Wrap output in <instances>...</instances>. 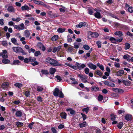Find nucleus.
<instances>
[{"instance_id":"nucleus-1","label":"nucleus","mask_w":133,"mask_h":133,"mask_svg":"<svg viewBox=\"0 0 133 133\" xmlns=\"http://www.w3.org/2000/svg\"><path fill=\"white\" fill-rule=\"evenodd\" d=\"M46 62L49 63L52 65L55 66H61L62 64L59 63L57 60L48 57L46 59Z\"/></svg>"},{"instance_id":"nucleus-2","label":"nucleus","mask_w":133,"mask_h":133,"mask_svg":"<svg viewBox=\"0 0 133 133\" xmlns=\"http://www.w3.org/2000/svg\"><path fill=\"white\" fill-rule=\"evenodd\" d=\"M53 94L55 96H57L59 95V97L60 98H63L64 97L62 91H60L59 89L57 88L55 89Z\"/></svg>"},{"instance_id":"nucleus-3","label":"nucleus","mask_w":133,"mask_h":133,"mask_svg":"<svg viewBox=\"0 0 133 133\" xmlns=\"http://www.w3.org/2000/svg\"><path fill=\"white\" fill-rule=\"evenodd\" d=\"M13 27L15 29L19 30H23L25 29V26L23 23H22L18 25H14Z\"/></svg>"},{"instance_id":"nucleus-4","label":"nucleus","mask_w":133,"mask_h":133,"mask_svg":"<svg viewBox=\"0 0 133 133\" xmlns=\"http://www.w3.org/2000/svg\"><path fill=\"white\" fill-rule=\"evenodd\" d=\"M29 59L30 62H34V63H31L32 65L33 66H35L38 64V62L36 61H35L36 60V59L35 57H29Z\"/></svg>"},{"instance_id":"nucleus-5","label":"nucleus","mask_w":133,"mask_h":133,"mask_svg":"<svg viewBox=\"0 0 133 133\" xmlns=\"http://www.w3.org/2000/svg\"><path fill=\"white\" fill-rule=\"evenodd\" d=\"M78 76L80 77V79L83 82L86 83L87 82V81L86 80L87 78V76L83 75L81 74H79Z\"/></svg>"},{"instance_id":"nucleus-6","label":"nucleus","mask_w":133,"mask_h":133,"mask_svg":"<svg viewBox=\"0 0 133 133\" xmlns=\"http://www.w3.org/2000/svg\"><path fill=\"white\" fill-rule=\"evenodd\" d=\"M48 14L49 17L51 18H54L59 16V15L57 14L53 13L51 11H49L48 12Z\"/></svg>"},{"instance_id":"nucleus-7","label":"nucleus","mask_w":133,"mask_h":133,"mask_svg":"<svg viewBox=\"0 0 133 133\" xmlns=\"http://www.w3.org/2000/svg\"><path fill=\"white\" fill-rule=\"evenodd\" d=\"M38 48L41 49L43 51H44L46 49L45 47L43 44L41 42H38L37 45Z\"/></svg>"},{"instance_id":"nucleus-8","label":"nucleus","mask_w":133,"mask_h":133,"mask_svg":"<svg viewBox=\"0 0 133 133\" xmlns=\"http://www.w3.org/2000/svg\"><path fill=\"white\" fill-rule=\"evenodd\" d=\"M76 64L78 69L80 70L83 69L86 67V65L84 64H80L78 63H76Z\"/></svg>"},{"instance_id":"nucleus-9","label":"nucleus","mask_w":133,"mask_h":133,"mask_svg":"<svg viewBox=\"0 0 133 133\" xmlns=\"http://www.w3.org/2000/svg\"><path fill=\"white\" fill-rule=\"evenodd\" d=\"M103 83L105 85L112 87H114L115 86L114 84L111 82L105 81Z\"/></svg>"},{"instance_id":"nucleus-10","label":"nucleus","mask_w":133,"mask_h":133,"mask_svg":"<svg viewBox=\"0 0 133 133\" xmlns=\"http://www.w3.org/2000/svg\"><path fill=\"white\" fill-rule=\"evenodd\" d=\"M88 66L91 69L95 70L97 68L96 66L92 63H89L87 64Z\"/></svg>"},{"instance_id":"nucleus-11","label":"nucleus","mask_w":133,"mask_h":133,"mask_svg":"<svg viewBox=\"0 0 133 133\" xmlns=\"http://www.w3.org/2000/svg\"><path fill=\"white\" fill-rule=\"evenodd\" d=\"M22 48L19 46L13 47L12 49L16 53H20Z\"/></svg>"},{"instance_id":"nucleus-12","label":"nucleus","mask_w":133,"mask_h":133,"mask_svg":"<svg viewBox=\"0 0 133 133\" xmlns=\"http://www.w3.org/2000/svg\"><path fill=\"white\" fill-rule=\"evenodd\" d=\"M56 70L55 68H50L49 70V72L50 74H52V77L51 78L53 77H54V74L56 72Z\"/></svg>"},{"instance_id":"nucleus-13","label":"nucleus","mask_w":133,"mask_h":133,"mask_svg":"<svg viewBox=\"0 0 133 133\" xmlns=\"http://www.w3.org/2000/svg\"><path fill=\"white\" fill-rule=\"evenodd\" d=\"M87 23L85 22H81L78 24L76 25V27L78 28H80L81 27L85 26Z\"/></svg>"},{"instance_id":"nucleus-14","label":"nucleus","mask_w":133,"mask_h":133,"mask_svg":"<svg viewBox=\"0 0 133 133\" xmlns=\"http://www.w3.org/2000/svg\"><path fill=\"white\" fill-rule=\"evenodd\" d=\"M112 90L116 92H118L119 93H122L124 92V91L121 89L114 88Z\"/></svg>"},{"instance_id":"nucleus-15","label":"nucleus","mask_w":133,"mask_h":133,"mask_svg":"<svg viewBox=\"0 0 133 133\" xmlns=\"http://www.w3.org/2000/svg\"><path fill=\"white\" fill-rule=\"evenodd\" d=\"M103 99V96L101 94L99 95L97 97V99L98 101L100 102L101 103H103L105 102L102 101Z\"/></svg>"},{"instance_id":"nucleus-16","label":"nucleus","mask_w":133,"mask_h":133,"mask_svg":"<svg viewBox=\"0 0 133 133\" xmlns=\"http://www.w3.org/2000/svg\"><path fill=\"white\" fill-rule=\"evenodd\" d=\"M9 83L6 82L3 83L2 85V87L3 89L6 90L7 88L9 87Z\"/></svg>"},{"instance_id":"nucleus-17","label":"nucleus","mask_w":133,"mask_h":133,"mask_svg":"<svg viewBox=\"0 0 133 133\" xmlns=\"http://www.w3.org/2000/svg\"><path fill=\"white\" fill-rule=\"evenodd\" d=\"M70 79L73 82H70V81L67 80V82H68L69 84H78L77 82L75 80L74 78H70Z\"/></svg>"},{"instance_id":"nucleus-18","label":"nucleus","mask_w":133,"mask_h":133,"mask_svg":"<svg viewBox=\"0 0 133 133\" xmlns=\"http://www.w3.org/2000/svg\"><path fill=\"white\" fill-rule=\"evenodd\" d=\"M89 34L92 37L97 38L99 36L97 32H90Z\"/></svg>"},{"instance_id":"nucleus-19","label":"nucleus","mask_w":133,"mask_h":133,"mask_svg":"<svg viewBox=\"0 0 133 133\" xmlns=\"http://www.w3.org/2000/svg\"><path fill=\"white\" fill-rule=\"evenodd\" d=\"M21 9L22 11H24L26 10L28 11L29 10H30L31 9L27 5H25L22 6Z\"/></svg>"},{"instance_id":"nucleus-20","label":"nucleus","mask_w":133,"mask_h":133,"mask_svg":"<svg viewBox=\"0 0 133 133\" xmlns=\"http://www.w3.org/2000/svg\"><path fill=\"white\" fill-rule=\"evenodd\" d=\"M94 16L96 18L98 19L101 18H102L100 13L98 12L95 13Z\"/></svg>"},{"instance_id":"nucleus-21","label":"nucleus","mask_w":133,"mask_h":133,"mask_svg":"<svg viewBox=\"0 0 133 133\" xmlns=\"http://www.w3.org/2000/svg\"><path fill=\"white\" fill-rule=\"evenodd\" d=\"M8 11L10 12H15V10L12 6H9L7 9Z\"/></svg>"},{"instance_id":"nucleus-22","label":"nucleus","mask_w":133,"mask_h":133,"mask_svg":"<svg viewBox=\"0 0 133 133\" xmlns=\"http://www.w3.org/2000/svg\"><path fill=\"white\" fill-rule=\"evenodd\" d=\"M122 82L125 85L129 86L131 84V82L129 80H123L122 81Z\"/></svg>"},{"instance_id":"nucleus-23","label":"nucleus","mask_w":133,"mask_h":133,"mask_svg":"<svg viewBox=\"0 0 133 133\" xmlns=\"http://www.w3.org/2000/svg\"><path fill=\"white\" fill-rule=\"evenodd\" d=\"M7 51L6 50H4L3 51L2 57L4 58H7L8 57L7 54Z\"/></svg>"},{"instance_id":"nucleus-24","label":"nucleus","mask_w":133,"mask_h":133,"mask_svg":"<svg viewBox=\"0 0 133 133\" xmlns=\"http://www.w3.org/2000/svg\"><path fill=\"white\" fill-rule=\"evenodd\" d=\"M124 72L123 70H121L118 71L116 73V75L117 76H121L124 74Z\"/></svg>"},{"instance_id":"nucleus-25","label":"nucleus","mask_w":133,"mask_h":133,"mask_svg":"<svg viewBox=\"0 0 133 133\" xmlns=\"http://www.w3.org/2000/svg\"><path fill=\"white\" fill-rule=\"evenodd\" d=\"M24 35L26 37H29L30 35L29 31L28 30H26L24 31Z\"/></svg>"},{"instance_id":"nucleus-26","label":"nucleus","mask_w":133,"mask_h":133,"mask_svg":"<svg viewBox=\"0 0 133 133\" xmlns=\"http://www.w3.org/2000/svg\"><path fill=\"white\" fill-rule=\"evenodd\" d=\"M80 43L77 42H75L74 44V48L75 49H78L79 48V46L80 45Z\"/></svg>"},{"instance_id":"nucleus-27","label":"nucleus","mask_w":133,"mask_h":133,"mask_svg":"<svg viewBox=\"0 0 133 133\" xmlns=\"http://www.w3.org/2000/svg\"><path fill=\"white\" fill-rule=\"evenodd\" d=\"M11 42L15 45H18V44L17 43V40L15 38H13L11 39Z\"/></svg>"},{"instance_id":"nucleus-28","label":"nucleus","mask_w":133,"mask_h":133,"mask_svg":"<svg viewBox=\"0 0 133 133\" xmlns=\"http://www.w3.org/2000/svg\"><path fill=\"white\" fill-rule=\"evenodd\" d=\"M61 48V46H59L57 47H54L52 50V52L54 53H55L57 51H59L60 50Z\"/></svg>"},{"instance_id":"nucleus-29","label":"nucleus","mask_w":133,"mask_h":133,"mask_svg":"<svg viewBox=\"0 0 133 133\" xmlns=\"http://www.w3.org/2000/svg\"><path fill=\"white\" fill-rule=\"evenodd\" d=\"M109 40L113 43H116V39L114 37H110L109 38Z\"/></svg>"},{"instance_id":"nucleus-30","label":"nucleus","mask_w":133,"mask_h":133,"mask_svg":"<svg viewBox=\"0 0 133 133\" xmlns=\"http://www.w3.org/2000/svg\"><path fill=\"white\" fill-rule=\"evenodd\" d=\"M95 73L98 75H99L100 77H101L103 75L101 71L99 70H97L95 71Z\"/></svg>"},{"instance_id":"nucleus-31","label":"nucleus","mask_w":133,"mask_h":133,"mask_svg":"<svg viewBox=\"0 0 133 133\" xmlns=\"http://www.w3.org/2000/svg\"><path fill=\"white\" fill-rule=\"evenodd\" d=\"M114 34L115 35L118 36L119 37H121L123 35L122 32L121 31H118L115 32Z\"/></svg>"},{"instance_id":"nucleus-32","label":"nucleus","mask_w":133,"mask_h":133,"mask_svg":"<svg viewBox=\"0 0 133 133\" xmlns=\"http://www.w3.org/2000/svg\"><path fill=\"white\" fill-rule=\"evenodd\" d=\"M22 115V112L19 110L16 111L15 113V115L17 117H21Z\"/></svg>"},{"instance_id":"nucleus-33","label":"nucleus","mask_w":133,"mask_h":133,"mask_svg":"<svg viewBox=\"0 0 133 133\" xmlns=\"http://www.w3.org/2000/svg\"><path fill=\"white\" fill-rule=\"evenodd\" d=\"M79 125L81 128L85 127L87 125V123L85 121L82 123H79Z\"/></svg>"},{"instance_id":"nucleus-34","label":"nucleus","mask_w":133,"mask_h":133,"mask_svg":"<svg viewBox=\"0 0 133 133\" xmlns=\"http://www.w3.org/2000/svg\"><path fill=\"white\" fill-rule=\"evenodd\" d=\"M58 38V36L57 35H55L52 37L51 39L52 41H56Z\"/></svg>"},{"instance_id":"nucleus-35","label":"nucleus","mask_w":133,"mask_h":133,"mask_svg":"<svg viewBox=\"0 0 133 133\" xmlns=\"http://www.w3.org/2000/svg\"><path fill=\"white\" fill-rule=\"evenodd\" d=\"M65 30L66 29L65 28H59L57 29V31L59 33H62L64 32Z\"/></svg>"},{"instance_id":"nucleus-36","label":"nucleus","mask_w":133,"mask_h":133,"mask_svg":"<svg viewBox=\"0 0 133 133\" xmlns=\"http://www.w3.org/2000/svg\"><path fill=\"white\" fill-rule=\"evenodd\" d=\"M99 89V88L96 87L94 86L92 87L91 90L92 91L94 92L98 91Z\"/></svg>"},{"instance_id":"nucleus-37","label":"nucleus","mask_w":133,"mask_h":133,"mask_svg":"<svg viewBox=\"0 0 133 133\" xmlns=\"http://www.w3.org/2000/svg\"><path fill=\"white\" fill-rule=\"evenodd\" d=\"M125 47H124V49L125 50H127L129 49L130 47V44L127 43H125Z\"/></svg>"},{"instance_id":"nucleus-38","label":"nucleus","mask_w":133,"mask_h":133,"mask_svg":"<svg viewBox=\"0 0 133 133\" xmlns=\"http://www.w3.org/2000/svg\"><path fill=\"white\" fill-rule=\"evenodd\" d=\"M16 125L17 127H21L23 125V123L19 122H17L16 123Z\"/></svg>"},{"instance_id":"nucleus-39","label":"nucleus","mask_w":133,"mask_h":133,"mask_svg":"<svg viewBox=\"0 0 133 133\" xmlns=\"http://www.w3.org/2000/svg\"><path fill=\"white\" fill-rule=\"evenodd\" d=\"M37 90L38 92H41L43 91V88L42 86H38L37 87Z\"/></svg>"},{"instance_id":"nucleus-40","label":"nucleus","mask_w":133,"mask_h":133,"mask_svg":"<svg viewBox=\"0 0 133 133\" xmlns=\"http://www.w3.org/2000/svg\"><path fill=\"white\" fill-rule=\"evenodd\" d=\"M2 63L4 64H6L9 63L10 62V61L6 58H4L2 60Z\"/></svg>"},{"instance_id":"nucleus-41","label":"nucleus","mask_w":133,"mask_h":133,"mask_svg":"<svg viewBox=\"0 0 133 133\" xmlns=\"http://www.w3.org/2000/svg\"><path fill=\"white\" fill-rule=\"evenodd\" d=\"M125 118L127 120H130L131 119V116L130 115H127L125 116Z\"/></svg>"},{"instance_id":"nucleus-42","label":"nucleus","mask_w":133,"mask_h":133,"mask_svg":"<svg viewBox=\"0 0 133 133\" xmlns=\"http://www.w3.org/2000/svg\"><path fill=\"white\" fill-rule=\"evenodd\" d=\"M60 115L62 118H63L64 119L66 118V114L65 112H62L60 114Z\"/></svg>"},{"instance_id":"nucleus-43","label":"nucleus","mask_w":133,"mask_h":133,"mask_svg":"<svg viewBox=\"0 0 133 133\" xmlns=\"http://www.w3.org/2000/svg\"><path fill=\"white\" fill-rule=\"evenodd\" d=\"M97 66L99 67V68L102 70H104V66L102 65H101L99 63H97Z\"/></svg>"},{"instance_id":"nucleus-44","label":"nucleus","mask_w":133,"mask_h":133,"mask_svg":"<svg viewBox=\"0 0 133 133\" xmlns=\"http://www.w3.org/2000/svg\"><path fill=\"white\" fill-rule=\"evenodd\" d=\"M25 38L24 37H21L20 39V41L22 42V44H25L26 43V42L25 41Z\"/></svg>"},{"instance_id":"nucleus-45","label":"nucleus","mask_w":133,"mask_h":133,"mask_svg":"<svg viewBox=\"0 0 133 133\" xmlns=\"http://www.w3.org/2000/svg\"><path fill=\"white\" fill-rule=\"evenodd\" d=\"M130 57V56L128 54L124 55L123 57V58L124 59H127L128 61H129L130 60V59L128 58H129Z\"/></svg>"},{"instance_id":"nucleus-46","label":"nucleus","mask_w":133,"mask_h":133,"mask_svg":"<svg viewBox=\"0 0 133 133\" xmlns=\"http://www.w3.org/2000/svg\"><path fill=\"white\" fill-rule=\"evenodd\" d=\"M12 20L13 21L18 22L21 20V19L20 17H17L16 18H12Z\"/></svg>"},{"instance_id":"nucleus-47","label":"nucleus","mask_w":133,"mask_h":133,"mask_svg":"<svg viewBox=\"0 0 133 133\" xmlns=\"http://www.w3.org/2000/svg\"><path fill=\"white\" fill-rule=\"evenodd\" d=\"M22 84L18 83H16L14 84L15 86L18 87V88H21L22 86Z\"/></svg>"},{"instance_id":"nucleus-48","label":"nucleus","mask_w":133,"mask_h":133,"mask_svg":"<svg viewBox=\"0 0 133 133\" xmlns=\"http://www.w3.org/2000/svg\"><path fill=\"white\" fill-rule=\"evenodd\" d=\"M123 123L122 122H119L117 125V127L119 129H121L123 125Z\"/></svg>"},{"instance_id":"nucleus-49","label":"nucleus","mask_w":133,"mask_h":133,"mask_svg":"<svg viewBox=\"0 0 133 133\" xmlns=\"http://www.w3.org/2000/svg\"><path fill=\"white\" fill-rule=\"evenodd\" d=\"M96 44L98 48H100L101 47V42L100 41H97L96 42Z\"/></svg>"},{"instance_id":"nucleus-50","label":"nucleus","mask_w":133,"mask_h":133,"mask_svg":"<svg viewBox=\"0 0 133 133\" xmlns=\"http://www.w3.org/2000/svg\"><path fill=\"white\" fill-rule=\"evenodd\" d=\"M41 72L43 74H49L48 71L46 70H42Z\"/></svg>"},{"instance_id":"nucleus-51","label":"nucleus","mask_w":133,"mask_h":133,"mask_svg":"<svg viewBox=\"0 0 133 133\" xmlns=\"http://www.w3.org/2000/svg\"><path fill=\"white\" fill-rule=\"evenodd\" d=\"M34 122H33L30 123L28 125L29 128L31 129H32L33 127V125L34 124Z\"/></svg>"},{"instance_id":"nucleus-52","label":"nucleus","mask_w":133,"mask_h":133,"mask_svg":"<svg viewBox=\"0 0 133 133\" xmlns=\"http://www.w3.org/2000/svg\"><path fill=\"white\" fill-rule=\"evenodd\" d=\"M83 48L86 50H88L90 49L89 46L88 45L85 44L83 45Z\"/></svg>"},{"instance_id":"nucleus-53","label":"nucleus","mask_w":133,"mask_h":133,"mask_svg":"<svg viewBox=\"0 0 133 133\" xmlns=\"http://www.w3.org/2000/svg\"><path fill=\"white\" fill-rule=\"evenodd\" d=\"M41 54L40 52L39 51H36L34 54V56H38Z\"/></svg>"},{"instance_id":"nucleus-54","label":"nucleus","mask_w":133,"mask_h":133,"mask_svg":"<svg viewBox=\"0 0 133 133\" xmlns=\"http://www.w3.org/2000/svg\"><path fill=\"white\" fill-rule=\"evenodd\" d=\"M55 78L57 79L58 81L60 82L62 80L61 77L58 75L56 76H55Z\"/></svg>"},{"instance_id":"nucleus-55","label":"nucleus","mask_w":133,"mask_h":133,"mask_svg":"<svg viewBox=\"0 0 133 133\" xmlns=\"http://www.w3.org/2000/svg\"><path fill=\"white\" fill-rule=\"evenodd\" d=\"M84 71L85 74H87L89 72V69L88 68H86L84 69Z\"/></svg>"},{"instance_id":"nucleus-56","label":"nucleus","mask_w":133,"mask_h":133,"mask_svg":"<svg viewBox=\"0 0 133 133\" xmlns=\"http://www.w3.org/2000/svg\"><path fill=\"white\" fill-rule=\"evenodd\" d=\"M20 61L18 60H14L13 61V64L15 65L20 63Z\"/></svg>"},{"instance_id":"nucleus-57","label":"nucleus","mask_w":133,"mask_h":133,"mask_svg":"<svg viewBox=\"0 0 133 133\" xmlns=\"http://www.w3.org/2000/svg\"><path fill=\"white\" fill-rule=\"evenodd\" d=\"M89 110V108L88 107L82 109V111H85L86 112V114L88 113V111Z\"/></svg>"},{"instance_id":"nucleus-58","label":"nucleus","mask_w":133,"mask_h":133,"mask_svg":"<svg viewBox=\"0 0 133 133\" xmlns=\"http://www.w3.org/2000/svg\"><path fill=\"white\" fill-rule=\"evenodd\" d=\"M30 92L29 91H26L25 92L24 94L26 97H28L30 95Z\"/></svg>"},{"instance_id":"nucleus-59","label":"nucleus","mask_w":133,"mask_h":133,"mask_svg":"<svg viewBox=\"0 0 133 133\" xmlns=\"http://www.w3.org/2000/svg\"><path fill=\"white\" fill-rule=\"evenodd\" d=\"M2 44L4 46H6L8 45V43L6 41H3L2 43Z\"/></svg>"},{"instance_id":"nucleus-60","label":"nucleus","mask_w":133,"mask_h":133,"mask_svg":"<svg viewBox=\"0 0 133 133\" xmlns=\"http://www.w3.org/2000/svg\"><path fill=\"white\" fill-rule=\"evenodd\" d=\"M39 5H42L45 7L47 6V5L45 4L41 1H39Z\"/></svg>"},{"instance_id":"nucleus-61","label":"nucleus","mask_w":133,"mask_h":133,"mask_svg":"<svg viewBox=\"0 0 133 133\" xmlns=\"http://www.w3.org/2000/svg\"><path fill=\"white\" fill-rule=\"evenodd\" d=\"M128 10L130 13L132 12H133V8L131 7H129L128 9Z\"/></svg>"},{"instance_id":"nucleus-62","label":"nucleus","mask_w":133,"mask_h":133,"mask_svg":"<svg viewBox=\"0 0 133 133\" xmlns=\"http://www.w3.org/2000/svg\"><path fill=\"white\" fill-rule=\"evenodd\" d=\"M51 130L53 133H57V132L55 129L54 127H52L51 128Z\"/></svg>"},{"instance_id":"nucleus-63","label":"nucleus","mask_w":133,"mask_h":133,"mask_svg":"<svg viewBox=\"0 0 133 133\" xmlns=\"http://www.w3.org/2000/svg\"><path fill=\"white\" fill-rule=\"evenodd\" d=\"M81 114L82 116L83 120H85L87 118V116L86 115L82 113H81Z\"/></svg>"},{"instance_id":"nucleus-64","label":"nucleus","mask_w":133,"mask_h":133,"mask_svg":"<svg viewBox=\"0 0 133 133\" xmlns=\"http://www.w3.org/2000/svg\"><path fill=\"white\" fill-rule=\"evenodd\" d=\"M73 48L72 47H69L68 49V51L70 52H72L73 51Z\"/></svg>"}]
</instances>
